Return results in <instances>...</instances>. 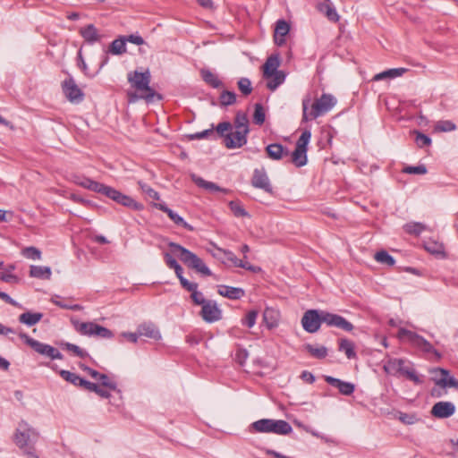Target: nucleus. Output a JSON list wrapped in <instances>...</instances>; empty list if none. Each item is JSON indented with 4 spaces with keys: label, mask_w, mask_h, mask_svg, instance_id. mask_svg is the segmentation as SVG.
Masks as SVG:
<instances>
[{
    "label": "nucleus",
    "mask_w": 458,
    "mask_h": 458,
    "mask_svg": "<svg viewBox=\"0 0 458 458\" xmlns=\"http://www.w3.org/2000/svg\"><path fill=\"white\" fill-rule=\"evenodd\" d=\"M71 179L78 185L92 191L94 192L104 195L105 197L112 199L115 203L131 208L135 211H141L144 208L143 204L136 201L133 198L129 195L123 193L114 187L106 185L104 183L93 181L88 177H85L80 174H70Z\"/></svg>",
    "instance_id": "nucleus-1"
},
{
    "label": "nucleus",
    "mask_w": 458,
    "mask_h": 458,
    "mask_svg": "<svg viewBox=\"0 0 458 458\" xmlns=\"http://www.w3.org/2000/svg\"><path fill=\"white\" fill-rule=\"evenodd\" d=\"M39 433L25 420L19 422L13 434V442L29 457L39 458L35 449V444Z\"/></svg>",
    "instance_id": "nucleus-2"
},
{
    "label": "nucleus",
    "mask_w": 458,
    "mask_h": 458,
    "mask_svg": "<svg viewBox=\"0 0 458 458\" xmlns=\"http://www.w3.org/2000/svg\"><path fill=\"white\" fill-rule=\"evenodd\" d=\"M335 103V98L330 94H322V96L312 104L311 98L306 96L302 99L301 122L306 123L327 114L334 107Z\"/></svg>",
    "instance_id": "nucleus-3"
},
{
    "label": "nucleus",
    "mask_w": 458,
    "mask_h": 458,
    "mask_svg": "<svg viewBox=\"0 0 458 458\" xmlns=\"http://www.w3.org/2000/svg\"><path fill=\"white\" fill-rule=\"evenodd\" d=\"M406 365L403 359H389L384 365V370L393 376H403L416 385L423 383L422 378L417 374L411 362Z\"/></svg>",
    "instance_id": "nucleus-4"
},
{
    "label": "nucleus",
    "mask_w": 458,
    "mask_h": 458,
    "mask_svg": "<svg viewBox=\"0 0 458 458\" xmlns=\"http://www.w3.org/2000/svg\"><path fill=\"white\" fill-rule=\"evenodd\" d=\"M255 432L288 435L293 431L292 426L284 420L261 419L251 425Z\"/></svg>",
    "instance_id": "nucleus-5"
},
{
    "label": "nucleus",
    "mask_w": 458,
    "mask_h": 458,
    "mask_svg": "<svg viewBox=\"0 0 458 458\" xmlns=\"http://www.w3.org/2000/svg\"><path fill=\"white\" fill-rule=\"evenodd\" d=\"M19 337L27 344L29 345L35 352L39 354L42 357L47 358L51 360H63L64 356L59 352L58 349L55 348L54 346L42 343L38 340H36L30 335H28L26 333L20 332Z\"/></svg>",
    "instance_id": "nucleus-6"
},
{
    "label": "nucleus",
    "mask_w": 458,
    "mask_h": 458,
    "mask_svg": "<svg viewBox=\"0 0 458 458\" xmlns=\"http://www.w3.org/2000/svg\"><path fill=\"white\" fill-rule=\"evenodd\" d=\"M397 337L401 341L406 340L413 347L419 348L426 353H434L437 358L441 357V354L428 340L413 331L402 327L398 331Z\"/></svg>",
    "instance_id": "nucleus-7"
},
{
    "label": "nucleus",
    "mask_w": 458,
    "mask_h": 458,
    "mask_svg": "<svg viewBox=\"0 0 458 458\" xmlns=\"http://www.w3.org/2000/svg\"><path fill=\"white\" fill-rule=\"evenodd\" d=\"M150 78L151 76L148 71L144 72L134 71L128 74V81L131 83V87L138 91L146 92V95L142 96V98L147 100H151L155 95L154 89L149 87Z\"/></svg>",
    "instance_id": "nucleus-8"
},
{
    "label": "nucleus",
    "mask_w": 458,
    "mask_h": 458,
    "mask_svg": "<svg viewBox=\"0 0 458 458\" xmlns=\"http://www.w3.org/2000/svg\"><path fill=\"white\" fill-rule=\"evenodd\" d=\"M322 319L323 310H308L301 318V326L306 332L313 334L319 330Z\"/></svg>",
    "instance_id": "nucleus-9"
},
{
    "label": "nucleus",
    "mask_w": 458,
    "mask_h": 458,
    "mask_svg": "<svg viewBox=\"0 0 458 458\" xmlns=\"http://www.w3.org/2000/svg\"><path fill=\"white\" fill-rule=\"evenodd\" d=\"M62 89L70 102L80 103L83 100L84 94L72 76L62 82Z\"/></svg>",
    "instance_id": "nucleus-10"
},
{
    "label": "nucleus",
    "mask_w": 458,
    "mask_h": 458,
    "mask_svg": "<svg viewBox=\"0 0 458 458\" xmlns=\"http://www.w3.org/2000/svg\"><path fill=\"white\" fill-rule=\"evenodd\" d=\"M322 320L327 327H334L345 332H351L354 327L353 325L344 317L326 310H323Z\"/></svg>",
    "instance_id": "nucleus-11"
},
{
    "label": "nucleus",
    "mask_w": 458,
    "mask_h": 458,
    "mask_svg": "<svg viewBox=\"0 0 458 458\" xmlns=\"http://www.w3.org/2000/svg\"><path fill=\"white\" fill-rule=\"evenodd\" d=\"M322 320L327 327H334L345 332H351L354 327L353 325L344 317L326 310H323Z\"/></svg>",
    "instance_id": "nucleus-12"
},
{
    "label": "nucleus",
    "mask_w": 458,
    "mask_h": 458,
    "mask_svg": "<svg viewBox=\"0 0 458 458\" xmlns=\"http://www.w3.org/2000/svg\"><path fill=\"white\" fill-rule=\"evenodd\" d=\"M168 246L172 249L174 252H179V259L182 262H183L188 267L193 268L196 264L201 259L195 253L191 252L188 249L182 247V245L170 242Z\"/></svg>",
    "instance_id": "nucleus-13"
},
{
    "label": "nucleus",
    "mask_w": 458,
    "mask_h": 458,
    "mask_svg": "<svg viewBox=\"0 0 458 458\" xmlns=\"http://www.w3.org/2000/svg\"><path fill=\"white\" fill-rule=\"evenodd\" d=\"M200 316L204 321L214 323L222 318V311L216 301H207L201 308Z\"/></svg>",
    "instance_id": "nucleus-14"
},
{
    "label": "nucleus",
    "mask_w": 458,
    "mask_h": 458,
    "mask_svg": "<svg viewBox=\"0 0 458 458\" xmlns=\"http://www.w3.org/2000/svg\"><path fill=\"white\" fill-rule=\"evenodd\" d=\"M455 405L451 402H437L431 409V415L437 419H447L455 412Z\"/></svg>",
    "instance_id": "nucleus-15"
},
{
    "label": "nucleus",
    "mask_w": 458,
    "mask_h": 458,
    "mask_svg": "<svg viewBox=\"0 0 458 458\" xmlns=\"http://www.w3.org/2000/svg\"><path fill=\"white\" fill-rule=\"evenodd\" d=\"M249 132L244 131L234 130V131L227 132L225 135V145L227 148H241L247 142V135Z\"/></svg>",
    "instance_id": "nucleus-16"
},
{
    "label": "nucleus",
    "mask_w": 458,
    "mask_h": 458,
    "mask_svg": "<svg viewBox=\"0 0 458 458\" xmlns=\"http://www.w3.org/2000/svg\"><path fill=\"white\" fill-rule=\"evenodd\" d=\"M153 206L165 213L176 225L182 226L190 232L194 231V227L191 225L188 224L180 215L169 208L165 203H154Z\"/></svg>",
    "instance_id": "nucleus-17"
},
{
    "label": "nucleus",
    "mask_w": 458,
    "mask_h": 458,
    "mask_svg": "<svg viewBox=\"0 0 458 458\" xmlns=\"http://www.w3.org/2000/svg\"><path fill=\"white\" fill-rule=\"evenodd\" d=\"M325 381L330 386L338 389L340 394L344 395H351L355 390V386L352 383L343 381L332 376H325Z\"/></svg>",
    "instance_id": "nucleus-18"
},
{
    "label": "nucleus",
    "mask_w": 458,
    "mask_h": 458,
    "mask_svg": "<svg viewBox=\"0 0 458 458\" xmlns=\"http://www.w3.org/2000/svg\"><path fill=\"white\" fill-rule=\"evenodd\" d=\"M218 250L220 252H223L225 259L232 262L233 264L234 267H242V268H244L246 270H249V271H251V272H259L261 270V268L259 267H256V266H253L251 265L250 263H242V259H238L235 254L231 251V250H223V249H220L218 248Z\"/></svg>",
    "instance_id": "nucleus-19"
},
{
    "label": "nucleus",
    "mask_w": 458,
    "mask_h": 458,
    "mask_svg": "<svg viewBox=\"0 0 458 458\" xmlns=\"http://www.w3.org/2000/svg\"><path fill=\"white\" fill-rule=\"evenodd\" d=\"M434 371L441 374L440 378L435 379V384L437 386H440L441 388L454 387L458 389V380L454 377H451L447 369L437 368Z\"/></svg>",
    "instance_id": "nucleus-20"
},
{
    "label": "nucleus",
    "mask_w": 458,
    "mask_h": 458,
    "mask_svg": "<svg viewBox=\"0 0 458 458\" xmlns=\"http://www.w3.org/2000/svg\"><path fill=\"white\" fill-rule=\"evenodd\" d=\"M217 293L229 300H240L245 295V291L242 288L225 284L218 285Z\"/></svg>",
    "instance_id": "nucleus-21"
},
{
    "label": "nucleus",
    "mask_w": 458,
    "mask_h": 458,
    "mask_svg": "<svg viewBox=\"0 0 458 458\" xmlns=\"http://www.w3.org/2000/svg\"><path fill=\"white\" fill-rule=\"evenodd\" d=\"M80 34L89 45H93L96 42L100 41L102 38V35L98 33L97 28L93 24H89L81 28L80 30Z\"/></svg>",
    "instance_id": "nucleus-22"
},
{
    "label": "nucleus",
    "mask_w": 458,
    "mask_h": 458,
    "mask_svg": "<svg viewBox=\"0 0 458 458\" xmlns=\"http://www.w3.org/2000/svg\"><path fill=\"white\" fill-rule=\"evenodd\" d=\"M290 25L284 20H278L276 23L274 40L277 46L285 43L284 37L289 33Z\"/></svg>",
    "instance_id": "nucleus-23"
},
{
    "label": "nucleus",
    "mask_w": 458,
    "mask_h": 458,
    "mask_svg": "<svg viewBox=\"0 0 458 458\" xmlns=\"http://www.w3.org/2000/svg\"><path fill=\"white\" fill-rule=\"evenodd\" d=\"M191 178H192V181L199 187L203 188V189H205L207 191H221V192H225V193L229 192V190L221 188V187H219L217 184H216L214 182H208V181L202 179L201 177L198 176L196 174H191Z\"/></svg>",
    "instance_id": "nucleus-24"
},
{
    "label": "nucleus",
    "mask_w": 458,
    "mask_h": 458,
    "mask_svg": "<svg viewBox=\"0 0 458 458\" xmlns=\"http://www.w3.org/2000/svg\"><path fill=\"white\" fill-rule=\"evenodd\" d=\"M43 318V313L41 312H31L26 311L21 313L18 320L20 323L24 324L28 327H32L38 324Z\"/></svg>",
    "instance_id": "nucleus-25"
},
{
    "label": "nucleus",
    "mask_w": 458,
    "mask_h": 458,
    "mask_svg": "<svg viewBox=\"0 0 458 458\" xmlns=\"http://www.w3.org/2000/svg\"><path fill=\"white\" fill-rule=\"evenodd\" d=\"M138 333L140 336H146L154 340L161 339L159 330L153 324H143L138 327Z\"/></svg>",
    "instance_id": "nucleus-26"
},
{
    "label": "nucleus",
    "mask_w": 458,
    "mask_h": 458,
    "mask_svg": "<svg viewBox=\"0 0 458 458\" xmlns=\"http://www.w3.org/2000/svg\"><path fill=\"white\" fill-rule=\"evenodd\" d=\"M251 183L254 187L264 190L266 192L272 193V187L267 176V174H254Z\"/></svg>",
    "instance_id": "nucleus-27"
},
{
    "label": "nucleus",
    "mask_w": 458,
    "mask_h": 458,
    "mask_svg": "<svg viewBox=\"0 0 458 458\" xmlns=\"http://www.w3.org/2000/svg\"><path fill=\"white\" fill-rule=\"evenodd\" d=\"M266 150L268 157L275 160H279L289 156L288 150L284 149L281 144H270L266 148Z\"/></svg>",
    "instance_id": "nucleus-28"
},
{
    "label": "nucleus",
    "mask_w": 458,
    "mask_h": 458,
    "mask_svg": "<svg viewBox=\"0 0 458 458\" xmlns=\"http://www.w3.org/2000/svg\"><path fill=\"white\" fill-rule=\"evenodd\" d=\"M72 325L77 332L83 335L92 336L98 324L94 322H79L72 320Z\"/></svg>",
    "instance_id": "nucleus-29"
},
{
    "label": "nucleus",
    "mask_w": 458,
    "mask_h": 458,
    "mask_svg": "<svg viewBox=\"0 0 458 458\" xmlns=\"http://www.w3.org/2000/svg\"><path fill=\"white\" fill-rule=\"evenodd\" d=\"M318 10L331 21L336 22L339 20V15L335 8L330 4V1L318 4Z\"/></svg>",
    "instance_id": "nucleus-30"
},
{
    "label": "nucleus",
    "mask_w": 458,
    "mask_h": 458,
    "mask_svg": "<svg viewBox=\"0 0 458 458\" xmlns=\"http://www.w3.org/2000/svg\"><path fill=\"white\" fill-rule=\"evenodd\" d=\"M52 275L51 268L46 266L31 265L30 267V276L39 279H50Z\"/></svg>",
    "instance_id": "nucleus-31"
},
{
    "label": "nucleus",
    "mask_w": 458,
    "mask_h": 458,
    "mask_svg": "<svg viewBox=\"0 0 458 458\" xmlns=\"http://www.w3.org/2000/svg\"><path fill=\"white\" fill-rule=\"evenodd\" d=\"M234 130L250 131L249 129V118L245 112L238 111L233 119V124H232Z\"/></svg>",
    "instance_id": "nucleus-32"
},
{
    "label": "nucleus",
    "mask_w": 458,
    "mask_h": 458,
    "mask_svg": "<svg viewBox=\"0 0 458 458\" xmlns=\"http://www.w3.org/2000/svg\"><path fill=\"white\" fill-rule=\"evenodd\" d=\"M280 65L279 58L276 55L269 56L265 64L263 65L264 68V77L269 78V76L273 75V73H276L279 72L278 67Z\"/></svg>",
    "instance_id": "nucleus-33"
},
{
    "label": "nucleus",
    "mask_w": 458,
    "mask_h": 458,
    "mask_svg": "<svg viewBox=\"0 0 458 458\" xmlns=\"http://www.w3.org/2000/svg\"><path fill=\"white\" fill-rule=\"evenodd\" d=\"M408 70L406 68H393L386 71H384L382 72H379L376 74L373 78V81H381L384 79H394L402 76Z\"/></svg>",
    "instance_id": "nucleus-34"
},
{
    "label": "nucleus",
    "mask_w": 458,
    "mask_h": 458,
    "mask_svg": "<svg viewBox=\"0 0 458 458\" xmlns=\"http://www.w3.org/2000/svg\"><path fill=\"white\" fill-rule=\"evenodd\" d=\"M297 167L303 166L307 163V150L295 148L292 154L287 157Z\"/></svg>",
    "instance_id": "nucleus-35"
},
{
    "label": "nucleus",
    "mask_w": 458,
    "mask_h": 458,
    "mask_svg": "<svg viewBox=\"0 0 458 458\" xmlns=\"http://www.w3.org/2000/svg\"><path fill=\"white\" fill-rule=\"evenodd\" d=\"M338 350L344 352L348 359L356 358L355 345L352 341L343 338L339 340Z\"/></svg>",
    "instance_id": "nucleus-36"
},
{
    "label": "nucleus",
    "mask_w": 458,
    "mask_h": 458,
    "mask_svg": "<svg viewBox=\"0 0 458 458\" xmlns=\"http://www.w3.org/2000/svg\"><path fill=\"white\" fill-rule=\"evenodd\" d=\"M202 80L214 89L220 88L223 83L218 77L208 69H202L201 72Z\"/></svg>",
    "instance_id": "nucleus-37"
},
{
    "label": "nucleus",
    "mask_w": 458,
    "mask_h": 458,
    "mask_svg": "<svg viewBox=\"0 0 458 458\" xmlns=\"http://www.w3.org/2000/svg\"><path fill=\"white\" fill-rule=\"evenodd\" d=\"M126 40L124 39V36H121L118 38L112 41L109 46L108 52L112 55H123L126 53Z\"/></svg>",
    "instance_id": "nucleus-38"
},
{
    "label": "nucleus",
    "mask_w": 458,
    "mask_h": 458,
    "mask_svg": "<svg viewBox=\"0 0 458 458\" xmlns=\"http://www.w3.org/2000/svg\"><path fill=\"white\" fill-rule=\"evenodd\" d=\"M304 349L316 359H324L327 356V348L323 345H313L306 344Z\"/></svg>",
    "instance_id": "nucleus-39"
},
{
    "label": "nucleus",
    "mask_w": 458,
    "mask_h": 458,
    "mask_svg": "<svg viewBox=\"0 0 458 458\" xmlns=\"http://www.w3.org/2000/svg\"><path fill=\"white\" fill-rule=\"evenodd\" d=\"M267 80V87L270 90L276 89L281 84L284 83L285 80V73L283 71H279L273 75L269 76V78H266Z\"/></svg>",
    "instance_id": "nucleus-40"
},
{
    "label": "nucleus",
    "mask_w": 458,
    "mask_h": 458,
    "mask_svg": "<svg viewBox=\"0 0 458 458\" xmlns=\"http://www.w3.org/2000/svg\"><path fill=\"white\" fill-rule=\"evenodd\" d=\"M403 230L408 234L419 236L423 231L426 230V225L419 222H411L403 225Z\"/></svg>",
    "instance_id": "nucleus-41"
},
{
    "label": "nucleus",
    "mask_w": 458,
    "mask_h": 458,
    "mask_svg": "<svg viewBox=\"0 0 458 458\" xmlns=\"http://www.w3.org/2000/svg\"><path fill=\"white\" fill-rule=\"evenodd\" d=\"M60 347L64 350L72 352L75 356L80 358H86L89 356L88 352L81 349L78 345L68 342H63L60 344Z\"/></svg>",
    "instance_id": "nucleus-42"
},
{
    "label": "nucleus",
    "mask_w": 458,
    "mask_h": 458,
    "mask_svg": "<svg viewBox=\"0 0 458 458\" xmlns=\"http://www.w3.org/2000/svg\"><path fill=\"white\" fill-rule=\"evenodd\" d=\"M59 375L63 379L76 386H80L81 381L82 380V377H81L79 375L65 369L60 370Z\"/></svg>",
    "instance_id": "nucleus-43"
},
{
    "label": "nucleus",
    "mask_w": 458,
    "mask_h": 458,
    "mask_svg": "<svg viewBox=\"0 0 458 458\" xmlns=\"http://www.w3.org/2000/svg\"><path fill=\"white\" fill-rule=\"evenodd\" d=\"M220 106H228L236 102V94L233 91L224 90L219 97Z\"/></svg>",
    "instance_id": "nucleus-44"
},
{
    "label": "nucleus",
    "mask_w": 458,
    "mask_h": 458,
    "mask_svg": "<svg viewBox=\"0 0 458 458\" xmlns=\"http://www.w3.org/2000/svg\"><path fill=\"white\" fill-rule=\"evenodd\" d=\"M375 259L379 263L386 264L390 267H392L395 264V259H394V257L391 256L386 250L377 251L375 254Z\"/></svg>",
    "instance_id": "nucleus-45"
},
{
    "label": "nucleus",
    "mask_w": 458,
    "mask_h": 458,
    "mask_svg": "<svg viewBox=\"0 0 458 458\" xmlns=\"http://www.w3.org/2000/svg\"><path fill=\"white\" fill-rule=\"evenodd\" d=\"M253 122L258 125H262L266 120L265 110L260 103L254 106Z\"/></svg>",
    "instance_id": "nucleus-46"
},
{
    "label": "nucleus",
    "mask_w": 458,
    "mask_h": 458,
    "mask_svg": "<svg viewBox=\"0 0 458 458\" xmlns=\"http://www.w3.org/2000/svg\"><path fill=\"white\" fill-rule=\"evenodd\" d=\"M229 208L233 215L237 217H243L249 216L248 212L239 201L232 200L229 202Z\"/></svg>",
    "instance_id": "nucleus-47"
},
{
    "label": "nucleus",
    "mask_w": 458,
    "mask_h": 458,
    "mask_svg": "<svg viewBox=\"0 0 458 458\" xmlns=\"http://www.w3.org/2000/svg\"><path fill=\"white\" fill-rule=\"evenodd\" d=\"M21 254L25 258L32 260H38L41 259V251L38 248L33 246L24 248L21 250Z\"/></svg>",
    "instance_id": "nucleus-48"
},
{
    "label": "nucleus",
    "mask_w": 458,
    "mask_h": 458,
    "mask_svg": "<svg viewBox=\"0 0 458 458\" xmlns=\"http://www.w3.org/2000/svg\"><path fill=\"white\" fill-rule=\"evenodd\" d=\"M138 184H139L140 190L142 191V192L145 193L148 198L155 199V200H158L160 199L159 193L157 191H155L154 189H152L148 184H147L141 181H139Z\"/></svg>",
    "instance_id": "nucleus-49"
},
{
    "label": "nucleus",
    "mask_w": 458,
    "mask_h": 458,
    "mask_svg": "<svg viewBox=\"0 0 458 458\" xmlns=\"http://www.w3.org/2000/svg\"><path fill=\"white\" fill-rule=\"evenodd\" d=\"M311 138L310 130H304L296 142L295 148L307 150L308 144Z\"/></svg>",
    "instance_id": "nucleus-50"
},
{
    "label": "nucleus",
    "mask_w": 458,
    "mask_h": 458,
    "mask_svg": "<svg viewBox=\"0 0 458 458\" xmlns=\"http://www.w3.org/2000/svg\"><path fill=\"white\" fill-rule=\"evenodd\" d=\"M425 249L428 252L435 255H441L445 253V248L442 244L436 242H428L425 243Z\"/></svg>",
    "instance_id": "nucleus-51"
},
{
    "label": "nucleus",
    "mask_w": 458,
    "mask_h": 458,
    "mask_svg": "<svg viewBox=\"0 0 458 458\" xmlns=\"http://www.w3.org/2000/svg\"><path fill=\"white\" fill-rule=\"evenodd\" d=\"M413 133L416 135L415 142L419 148H424L431 144V139L428 135L419 131H414Z\"/></svg>",
    "instance_id": "nucleus-52"
},
{
    "label": "nucleus",
    "mask_w": 458,
    "mask_h": 458,
    "mask_svg": "<svg viewBox=\"0 0 458 458\" xmlns=\"http://www.w3.org/2000/svg\"><path fill=\"white\" fill-rule=\"evenodd\" d=\"M233 129V125L230 122H222L219 123L216 127V137L224 138V140H225V135L228 131H231Z\"/></svg>",
    "instance_id": "nucleus-53"
},
{
    "label": "nucleus",
    "mask_w": 458,
    "mask_h": 458,
    "mask_svg": "<svg viewBox=\"0 0 458 458\" xmlns=\"http://www.w3.org/2000/svg\"><path fill=\"white\" fill-rule=\"evenodd\" d=\"M456 128L455 124L448 120L439 121L435 126V130L437 131H452Z\"/></svg>",
    "instance_id": "nucleus-54"
},
{
    "label": "nucleus",
    "mask_w": 458,
    "mask_h": 458,
    "mask_svg": "<svg viewBox=\"0 0 458 458\" xmlns=\"http://www.w3.org/2000/svg\"><path fill=\"white\" fill-rule=\"evenodd\" d=\"M258 314L259 313L257 310H250L246 314L245 318L242 319V325L246 326L249 328L254 327Z\"/></svg>",
    "instance_id": "nucleus-55"
},
{
    "label": "nucleus",
    "mask_w": 458,
    "mask_h": 458,
    "mask_svg": "<svg viewBox=\"0 0 458 458\" xmlns=\"http://www.w3.org/2000/svg\"><path fill=\"white\" fill-rule=\"evenodd\" d=\"M238 88L243 95H249L252 91L251 82L247 78H242L239 80Z\"/></svg>",
    "instance_id": "nucleus-56"
},
{
    "label": "nucleus",
    "mask_w": 458,
    "mask_h": 458,
    "mask_svg": "<svg viewBox=\"0 0 458 458\" xmlns=\"http://www.w3.org/2000/svg\"><path fill=\"white\" fill-rule=\"evenodd\" d=\"M93 335H96V336H98L101 338L110 339L114 336V333L107 327L98 325V327L94 331Z\"/></svg>",
    "instance_id": "nucleus-57"
},
{
    "label": "nucleus",
    "mask_w": 458,
    "mask_h": 458,
    "mask_svg": "<svg viewBox=\"0 0 458 458\" xmlns=\"http://www.w3.org/2000/svg\"><path fill=\"white\" fill-rule=\"evenodd\" d=\"M209 137L216 138V134L213 127L210 129H208V130H204L200 132H197V133L190 135V138L191 140H200V139L209 138Z\"/></svg>",
    "instance_id": "nucleus-58"
},
{
    "label": "nucleus",
    "mask_w": 458,
    "mask_h": 458,
    "mask_svg": "<svg viewBox=\"0 0 458 458\" xmlns=\"http://www.w3.org/2000/svg\"><path fill=\"white\" fill-rule=\"evenodd\" d=\"M52 302L55 305L58 306L62 309H65V310H74V311H79V310H82V307L80 304H67L64 301L55 300V299L52 300Z\"/></svg>",
    "instance_id": "nucleus-59"
},
{
    "label": "nucleus",
    "mask_w": 458,
    "mask_h": 458,
    "mask_svg": "<svg viewBox=\"0 0 458 458\" xmlns=\"http://www.w3.org/2000/svg\"><path fill=\"white\" fill-rule=\"evenodd\" d=\"M192 269H194L195 271L200 273L201 275H203L205 276H212V272L206 266V264L203 262L202 259H200Z\"/></svg>",
    "instance_id": "nucleus-60"
},
{
    "label": "nucleus",
    "mask_w": 458,
    "mask_h": 458,
    "mask_svg": "<svg viewBox=\"0 0 458 458\" xmlns=\"http://www.w3.org/2000/svg\"><path fill=\"white\" fill-rule=\"evenodd\" d=\"M0 281L9 284H18L20 282V278L15 275L4 272L0 273Z\"/></svg>",
    "instance_id": "nucleus-61"
},
{
    "label": "nucleus",
    "mask_w": 458,
    "mask_h": 458,
    "mask_svg": "<svg viewBox=\"0 0 458 458\" xmlns=\"http://www.w3.org/2000/svg\"><path fill=\"white\" fill-rule=\"evenodd\" d=\"M191 298L196 305L201 306L208 301L204 298L202 293L198 291V289L191 292Z\"/></svg>",
    "instance_id": "nucleus-62"
},
{
    "label": "nucleus",
    "mask_w": 458,
    "mask_h": 458,
    "mask_svg": "<svg viewBox=\"0 0 458 458\" xmlns=\"http://www.w3.org/2000/svg\"><path fill=\"white\" fill-rule=\"evenodd\" d=\"M98 379L101 381V385L103 386H106L111 390H116V384L114 382H111L106 374L99 373Z\"/></svg>",
    "instance_id": "nucleus-63"
},
{
    "label": "nucleus",
    "mask_w": 458,
    "mask_h": 458,
    "mask_svg": "<svg viewBox=\"0 0 458 458\" xmlns=\"http://www.w3.org/2000/svg\"><path fill=\"white\" fill-rule=\"evenodd\" d=\"M249 356L248 352L245 349H239L235 353V360L241 365L243 366L247 358Z\"/></svg>",
    "instance_id": "nucleus-64"
}]
</instances>
